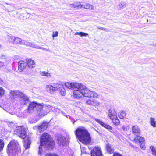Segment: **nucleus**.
I'll list each match as a JSON object with an SVG mask.
<instances>
[{
	"label": "nucleus",
	"mask_w": 156,
	"mask_h": 156,
	"mask_svg": "<svg viewBox=\"0 0 156 156\" xmlns=\"http://www.w3.org/2000/svg\"><path fill=\"white\" fill-rule=\"evenodd\" d=\"M7 151L9 156H17L20 152V148L18 142L13 140L8 144Z\"/></svg>",
	"instance_id": "nucleus-1"
},
{
	"label": "nucleus",
	"mask_w": 156,
	"mask_h": 156,
	"mask_svg": "<svg viewBox=\"0 0 156 156\" xmlns=\"http://www.w3.org/2000/svg\"><path fill=\"white\" fill-rule=\"evenodd\" d=\"M40 142L41 146H44V148L52 149L55 144L54 141L51 137H41Z\"/></svg>",
	"instance_id": "nucleus-2"
},
{
	"label": "nucleus",
	"mask_w": 156,
	"mask_h": 156,
	"mask_svg": "<svg viewBox=\"0 0 156 156\" xmlns=\"http://www.w3.org/2000/svg\"><path fill=\"white\" fill-rule=\"evenodd\" d=\"M76 136H90V135L86 128L83 126L78 127L75 131Z\"/></svg>",
	"instance_id": "nucleus-3"
},
{
	"label": "nucleus",
	"mask_w": 156,
	"mask_h": 156,
	"mask_svg": "<svg viewBox=\"0 0 156 156\" xmlns=\"http://www.w3.org/2000/svg\"><path fill=\"white\" fill-rule=\"evenodd\" d=\"M13 135L17 136H26L25 131L23 129L22 126H16L14 131Z\"/></svg>",
	"instance_id": "nucleus-4"
},
{
	"label": "nucleus",
	"mask_w": 156,
	"mask_h": 156,
	"mask_svg": "<svg viewBox=\"0 0 156 156\" xmlns=\"http://www.w3.org/2000/svg\"><path fill=\"white\" fill-rule=\"evenodd\" d=\"M60 84L57 83H53L52 85H46L45 88L47 91L50 93H52L57 91L58 89Z\"/></svg>",
	"instance_id": "nucleus-5"
},
{
	"label": "nucleus",
	"mask_w": 156,
	"mask_h": 156,
	"mask_svg": "<svg viewBox=\"0 0 156 156\" xmlns=\"http://www.w3.org/2000/svg\"><path fill=\"white\" fill-rule=\"evenodd\" d=\"M79 88L82 90L83 96L90 97L91 91L87 88L85 86L80 83Z\"/></svg>",
	"instance_id": "nucleus-6"
},
{
	"label": "nucleus",
	"mask_w": 156,
	"mask_h": 156,
	"mask_svg": "<svg viewBox=\"0 0 156 156\" xmlns=\"http://www.w3.org/2000/svg\"><path fill=\"white\" fill-rule=\"evenodd\" d=\"M73 93V97L76 99H78L83 96V91L79 88H75Z\"/></svg>",
	"instance_id": "nucleus-7"
},
{
	"label": "nucleus",
	"mask_w": 156,
	"mask_h": 156,
	"mask_svg": "<svg viewBox=\"0 0 156 156\" xmlns=\"http://www.w3.org/2000/svg\"><path fill=\"white\" fill-rule=\"evenodd\" d=\"M80 83H65V86L69 89L74 90L75 88H79Z\"/></svg>",
	"instance_id": "nucleus-8"
},
{
	"label": "nucleus",
	"mask_w": 156,
	"mask_h": 156,
	"mask_svg": "<svg viewBox=\"0 0 156 156\" xmlns=\"http://www.w3.org/2000/svg\"><path fill=\"white\" fill-rule=\"evenodd\" d=\"M23 144L25 150L29 149L31 142L30 137H24L23 138Z\"/></svg>",
	"instance_id": "nucleus-9"
},
{
	"label": "nucleus",
	"mask_w": 156,
	"mask_h": 156,
	"mask_svg": "<svg viewBox=\"0 0 156 156\" xmlns=\"http://www.w3.org/2000/svg\"><path fill=\"white\" fill-rule=\"evenodd\" d=\"M57 143L61 147L67 145L68 144V141L67 140L65 137H58Z\"/></svg>",
	"instance_id": "nucleus-10"
},
{
	"label": "nucleus",
	"mask_w": 156,
	"mask_h": 156,
	"mask_svg": "<svg viewBox=\"0 0 156 156\" xmlns=\"http://www.w3.org/2000/svg\"><path fill=\"white\" fill-rule=\"evenodd\" d=\"M95 120L102 126L107 129L111 132L114 133V131L113 129L109 125L105 123L101 120L98 119H95Z\"/></svg>",
	"instance_id": "nucleus-11"
},
{
	"label": "nucleus",
	"mask_w": 156,
	"mask_h": 156,
	"mask_svg": "<svg viewBox=\"0 0 156 156\" xmlns=\"http://www.w3.org/2000/svg\"><path fill=\"white\" fill-rule=\"evenodd\" d=\"M91 156H102L100 147H95L91 152Z\"/></svg>",
	"instance_id": "nucleus-12"
},
{
	"label": "nucleus",
	"mask_w": 156,
	"mask_h": 156,
	"mask_svg": "<svg viewBox=\"0 0 156 156\" xmlns=\"http://www.w3.org/2000/svg\"><path fill=\"white\" fill-rule=\"evenodd\" d=\"M134 141L135 142L139 141L141 148L143 150L145 149V140L143 137H135L134 139Z\"/></svg>",
	"instance_id": "nucleus-13"
},
{
	"label": "nucleus",
	"mask_w": 156,
	"mask_h": 156,
	"mask_svg": "<svg viewBox=\"0 0 156 156\" xmlns=\"http://www.w3.org/2000/svg\"><path fill=\"white\" fill-rule=\"evenodd\" d=\"M45 109V111L44 110L41 111L40 113H39V115L41 117H43L46 115L50 111L52 110V107L50 105H46L44 107Z\"/></svg>",
	"instance_id": "nucleus-14"
},
{
	"label": "nucleus",
	"mask_w": 156,
	"mask_h": 156,
	"mask_svg": "<svg viewBox=\"0 0 156 156\" xmlns=\"http://www.w3.org/2000/svg\"><path fill=\"white\" fill-rule=\"evenodd\" d=\"M23 93L18 91H11L10 92V97L14 99L19 97H21Z\"/></svg>",
	"instance_id": "nucleus-15"
},
{
	"label": "nucleus",
	"mask_w": 156,
	"mask_h": 156,
	"mask_svg": "<svg viewBox=\"0 0 156 156\" xmlns=\"http://www.w3.org/2000/svg\"><path fill=\"white\" fill-rule=\"evenodd\" d=\"M78 140L82 143L87 144L90 143L91 141L90 137H77Z\"/></svg>",
	"instance_id": "nucleus-16"
},
{
	"label": "nucleus",
	"mask_w": 156,
	"mask_h": 156,
	"mask_svg": "<svg viewBox=\"0 0 156 156\" xmlns=\"http://www.w3.org/2000/svg\"><path fill=\"white\" fill-rule=\"evenodd\" d=\"M39 151L38 153L41 156H58V155L54 153L44 154V152L42 151V148L41 147H39Z\"/></svg>",
	"instance_id": "nucleus-17"
},
{
	"label": "nucleus",
	"mask_w": 156,
	"mask_h": 156,
	"mask_svg": "<svg viewBox=\"0 0 156 156\" xmlns=\"http://www.w3.org/2000/svg\"><path fill=\"white\" fill-rule=\"evenodd\" d=\"M27 63L23 61H20L18 64V69L20 71H23L26 67Z\"/></svg>",
	"instance_id": "nucleus-18"
},
{
	"label": "nucleus",
	"mask_w": 156,
	"mask_h": 156,
	"mask_svg": "<svg viewBox=\"0 0 156 156\" xmlns=\"http://www.w3.org/2000/svg\"><path fill=\"white\" fill-rule=\"evenodd\" d=\"M108 116L111 119L117 118L116 112L113 109H110L109 110Z\"/></svg>",
	"instance_id": "nucleus-19"
},
{
	"label": "nucleus",
	"mask_w": 156,
	"mask_h": 156,
	"mask_svg": "<svg viewBox=\"0 0 156 156\" xmlns=\"http://www.w3.org/2000/svg\"><path fill=\"white\" fill-rule=\"evenodd\" d=\"M21 97L22 98L21 103L22 105H24L29 102V100L28 98L23 94H22Z\"/></svg>",
	"instance_id": "nucleus-20"
},
{
	"label": "nucleus",
	"mask_w": 156,
	"mask_h": 156,
	"mask_svg": "<svg viewBox=\"0 0 156 156\" xmlns=\"http://www.w3.org/2000/svg\"><path fill=\"white\" fill-rule=\"evenodd\" d=\"M26 61L27 63L28 67L30 68H32L35 67V63L34 61L31 59H26Z\"/></svg>",
	"instance_id": "nucleus-21"
},
{
	"label": "nucleus",
	"mask_w": 156,
	"mask_h": 156,
	"mask_svg": "<svg viewBox=\"0 0 156 156\" xmlns=\"http://www.w3.org/2000/svg\"><path fill=\"white\" fill-rule=\"evenodd\" d=\"M23 44L27 46H30L31 47L34 48H39L38 46L33 43H32L30 42H29L27 41L23 40Z\"/></svg>",
	"instance_id": "nucleus-22"
},
{
	"label": "nucleus",
	"mask_w": 156,
	"mask_h": 156,
	"mask_svg": "<svg viewBox=\"0 0 156 156\" xmlns=\"http://www.w3.org/2000/svg\"><path fill=\"white\" fill-rule=\"evenodd\" d=\"M48 127V123L46 122H44L42 125L38 126V130L40 132L45 130Z\"/></svg>",
	"instance_id": "nucleus-23"
},
{
	"label": "nucleus",
	"mask_w": 156,
	"mask_h": 156,
	"mask_svg": "<svg viewBox=\"0 0 156 156\" xmlns=\"http://www.w3.org/2000/svg\"><path fill=\"white\" fill-rule=\"evenodd\" d=\"M82 8L90 10H94V6L88 3H85V4H82V5L80 6V8Z\"/></svg>",
	"instance_id": "nucleus-24"
},
{
	"label": "nucleus",
	"mask_w": 156,
	"mask_h": 156,
	"mask_svg": "<svg viewBox=\"0 0 156 156\" xmlns=\"http://www.w3.org/2000/svg\"><path fill=\"white\" fill-rule=\"evenodd\" d=\"M37 103L34 102H31L29 104L28 106V111L30 112H31V110H36V106Z\"/></svg>",
	"instance_id": "nucleus-25"
},
{
	"label": "nucleus",
	"mask_w": 156,
	"mask_h": 156,
	"mask_svg": "<svg viewBox=\"0 0 156 156\" xmlns=\"http://www.w3.org/2000/svg\"><path fill=\"white\" fill-rule=\"evenodd\" d=\"M23 40L18 37H15L14 44L23 45Z\"/></svg>",
	"instance_id": "nucleus-26"
},
{
	"label": "nucleus",
	"mask_w": 156,
	"mask_h": 156,
	"mask_svg": "<svg viewBox=\"0 0 156 156\" xmlns=\"http://www.w3.org/2000/svg\"><path fill=\"white\" fill-rule=\"evenodd\" d=\"M150 123L151 125L153 127H156V119L154 118L151 117L150 118Z\"/></svg>",
	"instance_id": "nucleus-27"
},
{
	"label": "nucleus",
	"mask_w": 156,
	"mask_h": 156,
	"mask_svg": "<svg viewBox=\"0 0 156 156\" xmlns=\"http://www.w3.org/2000/svg\"><path fill=\"white\" fill-rule=\"evenodd\" d=\"M132 131L134 133H139L140 132V130L137 125H135L132 127Z\"/></svg>",
	"instance_id": "nucleus-28"
},
{
	"label": "nucleus",
	"mask_w": 156,
	"mask_h": 156,
	"mask_svg": "<svg viewBox=\"0 0 156 156\" xmlns=\"http://www.w3.org/2000/svg\"><path fill=\"white\" fill-rule=\"evenodd\" d=\"M60 86H59L58 87V89L60 92L62 96H65L66 94V91L65 90L63 87V86L60 84Z\"/></svg>",
	"instance_id": "nucleus-29"
},
{
	"label": "nucleus",
	"mask_w": 156,
	"mask_h": 156,
	"mask_svg": "<svg viewBox=\"0 0 156 156\" xmlns=\"http://www.w3.org/2000/svg\"><path fill=\"white\" fill-rule=\"evenodd\" d=\"M15 37L12 36H9L8 37L7 41L10 44H14Z\"/></svg>",
	"instance_id": "nucleus-30"
},
{
	"label": "nucleus",
	"mask_w": 156,
	"mask_h": 156,
	"mask_svg": "<svg viewBox=\"0 0 156 156\" xmlns=\"http://www.w3.org/2000/svg\"><path fill=\"white\" fill-rule=\"evenodd\" d=\"M43 107V105L40 103H37L36 106V110L37 112H39L40 113L41 111H43L42 110V109Z\"/></svg>",
	"instance_id": "nucleus-31"
},
{
	"label": "nucleus",
	"mask_w": 156,
	"mask_h": 156,
	"mask_svg": "<svg viewBox=\"0 0 156 156\" xmlns=\"http://www.w3.org/2000/svg\"><path fill=\"white\" fill-rule=\"evenodd\" d=\"M106 148L108 152L110 153H112L113 152L114 150L112 149L110 146L109 145L108 143L107 142L106 144Z\"/></svg>",
	"instance_id": "nucleus-32"
},
{
	"label": "nucleus",
	"mask_w": 156,
	"mask_h": 156,
	"mask_svg": "<svg viewBox=\"0 0 156 156\" xmlns=\"http://www.w3.org/2000/svg\"><path fill=\"white\" fill-rule=\"evenodd\" d=\"M126 113L123 111H120L119 113V117L120 119H122L126 116Z\"/></svg>",
	"instance_id": "nucleus-33"
},
{
	"label": "nucleus",
	"mask_w": 156,
	"mask_h": 156,
	"mask_svg": "<svg viewBox=\"0 0 156 156\" xmlns=\"http://www.w3.org/2000/svg\"><path fill=\"white\" fill-rule=\"evenodd\" d=\"M98 94L96 93L91 91L89 97L91 98H97L98 97Z\"/></svg>",
	"instance_id": "nucleus-34"
},
{
	"label": "nucleus",
	"mask_w": 156,
	"mask_h": 156,
	"mask_svg": "<svg viewBox=\"0 0 156 156\" xmlns=\"http://www.w3.org/2000/svg\"><path fill=\"white\" fill-rule=\"evenodd\" d=\"M112 120V122L115 125H118L120 122L119 120L118 119L117 117V118H114L113 119H111Z\"/></svg>",
	"instance_id": "nucleus-35"
},
{
	"label": "nucleus",
	"mask_w": 156,
	"mask_h": 156,
	"mask_svg": "<svg viewBox=\"0 0 156 156\" xmlns=\"http://www.w3.org/2000/svg\"><path fill=\"white\" fill-rule=\"evenodd\" d=\"M118 6L120 9L125 8L126 6L125 2H121L119 4Z\"/></svg>",
	"instance_id": "nucleus-36"
},
{
	"label": "nucleus",
	"mask_w": 156,
	"mask_h": 156,
	"mask_svg": "<svg viewBox=\"0 0 156 156\" xmlns=\"http://www.w3.org/2000/svg\"><path fill=\"white\" fill-rule=\"evenodd\" d=\"M4 144V143L3 140L0 139V152L3 149Z\"/></svg>",
	"instance_id": "nucleus-37"
},
{
	"label": "nucleus",
	"mask_w": 156,
	"mask_h": 156,
	"mask_svg": "<svg viewBox=\"0 0 156 156\" xmlns=\"http://www.w3.org/2000/svg\"><path fill=\"white\" fill-rule=\"evenodd\" d=\"M150 148L153 154L156 156V149L153 146H151L150 147Z\"/></svg>",
	"instance_id": "nucleus-38"
},
{
	"label": "nucleus",
	"mask_w": 156,
	"mask_h": 156,
	"mask_svg": "<svg viewBox=\"0 0 156 156\" xmlns=\"http://www.w3.org/2000/svg\"><path fill=\"white\" fill-rule=\"evenodd\" d=\"M82 5V4H80V3L79 2L74 3V5L75 6V8H80V6H81Z\"/></svg>",
	"instance_id": "nucleus-39"
},
{
	"label": "nucleus",
	"mask_w": 156,
	"mask_h": 156,
	"mask_svg": "<svg viewBox=\"0 0 156 156\" xmlns=\"http://www.w3.org/2000/svg\"><path fill=\"white\" fill-rule=\"evenodd\" d=\"M100 102H98V101L96 100H94V103L93 104V105H94L97 106H100Z\"/></svg>",
	"instance_id": "nucleus-40"
},
{
	"label": "nucleus",
	"mask_w": 156,
	"mask_h": 156,
	"mask_svg": "<svg viewBox=\"0 0 156 156\" xmlns=\"http://www.w3.org/2000/svg\"><path fill=\"white\" fill-rule=\"evenodd\" d=\"M86 103L88 105H93L94 100H87L86 101Z\"/></svg>",
	"instance_id": "nucleus-41"
},
{
	"label": "nucleus",
	"mask_w": 156,
	"mask_h": 156,
	"mask_svg": "<svg viewBox=\"0 0 156 156\" xmlns=\"http://www.w3.org/2000/svg\"><path fill=\"white\" fill-rule=\"evenodd\" d=\"M0 58L1 60H6L8 59V57L6 55H3L1 56Z\"/></svg>",
	"instance_id": "nucleus-42"
},
{
	"label": "nucleus",
	"mask_w": 156,
	"mask_h": 156,
	"mask_svg": "<svg viewBox=\"0 0 156 156\" xmlns=\"http://www.w3.org/2000/svg\"><path fill=\"white\" fill-rule=\"evenodd\" d=\"M5 92V90L1 87H0V96L3 95Z\"/></svg>",
	"instance_id": "nucleus-43"
},
{
	"label": "nucleus",
	"mask_w": 156,
	"mask_h": 156,
	"mask_svg": "<svg viewBox=\"0 0 156 156\" xmlns=\"http://www.w3.org/2000/svg\"><path fill=\"white\" fill-rule=\"evenodd\" d=\"M88 34L87 33H86L82 32H80V36L81 37L86 36H87L88 35Z\"/></svg>",
	"instance_id": "nucleus-44"
},
{
	"label": "nucleus",
	"mask_w": 156,
	"mask_h": 156,
	"mask_svg": "<svg viewBox=\"0 0 156 156\" xmlns=\"http://www.w3.org/2000/svg\"><path fill=\"white\" fill-rule=\"evenodd\" d=\"M129 127L128 126L126 127L122 126V129L123 131H126L129 129Z\"/></svg>",
	"instance_id": "nucleus-45"
},
{
	"label": "nucleus",
	"mask_w": 156,
	"mask_h": 156,
	"mask_svg": "<svg viewBox=\"0 0 156 156\" xmlns=\"http://www.w3.org/2000/svg\"><path fill=\"white\" fill-rule=\"evenodd\" d=\"M98 29H101L102 30H103L105 31H108L109 30L108 29L102 27H97Z\"/></svg>",
	"instance_id": "nucleus-46"
},
{
	"label": "nucleus",
	"mask_w": 156,
	"mask_h": 156,
	"mask_svg": "<svg viewBox=\"0 0 156 156\" xmlns=\"http://www.w3.org/2000/svg\"><path fill=\"white\" fill-rule=\"evenodd\" d=\"M47 72H41L40 74L42 76H46V75Z\"/></svg>",
	"instance_id": "nucleus-47"
},
{
	"label": "nucleus",
	"mask_w": 156,
	"mask_h": 156,
	"mask_svg": "<svg viewBox=\"0 0 156 156\" xmlns=\"http://www.w3.org/2000/svg\"><path fill=\"white\" fill-rule=\"evenodd\" d=\"M53 33L54 34H53V37L57 36L58 34L57 31H56L55 33L53 32Z\"/></svg>",
	"instance_id": "nucleus-48"
},
{
	"label": "nucleus",
	"mask_w": 156,
	"mask_h": 156,
	"mask_svg": "<svg viewBox=\"0 0 156 156\" xmlns=\"http://www.w3.org/2000/svg\"><path fill=\"white\" fill-rule=\"evenodd\" d=\"M113 156H122L119 153H114L113 155Z\"/></svg>",
	"instance_id": "nucleus-49"
},
{
	"label": "nucleus",
	"mask_w": 156,
	"mask_h": 156,
	"mask_svg": "<svg viewBox=\"0 0 156 156\" xmlns=\"http://www.w3.org/2000/svg\"><path fill=\"white\" fill-rule=\"evenodd\" d=\"M4 66V63L3 62L0 61V68Z\"/></svg>",
	"instance_id": "nucleus-50"
},
{
	"label": "nucleus",
	"mask_w": 156,
	"mask_h": 156,
	"mask_svg": "<svg viewBox=\"0 0 156 156\" xmlns=\"http://www.w3.org/2000/svg\"><path fill=\"white\" fill-rule=\"evenodd\" d=\"M49 136V135L48 133H44L42 134V136Z\"/></svg>",
	"instance_id": "nucleus-51"
},
{
	"label": "nucleus",
	"mask_w": 156,
	"mask_h": 156,
	"mask_svg": "<svg viewBox=\"0 0 156 156\" xmlns=\"http://www.w3.org/2000/svg\"><path fill=\"white\" fill-rule=\"evenodd\" d=\"M69 6L70 8H75L74 3L69 5Z\"/></svg>",
	"instance_id": "nucleus-52"
},
{
	"label": "nucleus",
	"mask_w": 156,
	"mask_h": 156,
	"mask_svg": "<svg viewBox=\"0 0 156 156\" xmlns=\"http://www.w3.org/2000/svg\"><path fill=\"white\" fill-rule=\"evenodd\" d=\"M46 76L48 77H51L50 73H49L47 72L46 75Z\"/></svg>",
	"instance_id": "nucleus-53"
},
{
	"label": "nucleus",
	"mask_w": 156,
	"mask_h": 156,
	"mask_svg": "<svg viewBox=\"0 0 156 156\" xmlns=\"http://www.w3.org/2000/svg\"><path fill=\"white\" fill-rule=\"evenodd\" d=\"M39 48H38L39 49H42V50H46L47 51H49V50H48L47 49H45V48H43V47L42 48H41V47H40L39 46Z\"/></svg>",
	"instance_id": "nucleus-54"
},
{
	"label": "nucleus",
	"mask_w": 156,
	"mask_h": 156,
	"mask_svg": "<svg viewBox=\"0 0 156 156\" xmlns=\"http://www.w3.org/2000/svg\"><path fill=\"white\" fill-rule=\"evenodd\" d=\"M64 116H65L67 118H69V119H71V117L69 115H64Z\"/></svg>",
	"instance_id": "nucleus-55"
},
{
	"label": "nucleus",
	"mask_w": 156,
	"mask_h": 156,
	"mask_svg": "<svg viewBox=\"0 0 156 156\" xmlns=\"http://www.w3.org/2000/svg\"><path fill=\"white\" fill-rule=\"evenodd\" d=\"M80 32H76L75 33L74 35H80Z\"/></svg>",
	"instance_id": "nucleus-56"
},
{
	"label": "nucleus",
	"mask_w": 156,
	"mask_h": 156,
	"mask_svg": "<svg viewBox=\"0 0 156 156\" xmlns=\"http://www.w3.org/2000/svg\"><path fill=\"white\" fill-rule=\"evenodd\" d=\"M61 112L64 115H66L63 111H61Z\"/></svg>",
	"instance_id": "nucleus-57"
},
{
	"label": "nucleus",
	"mask_w": 156,
	"mask_h": 156,
	"mask_svg": "<svg viewBox=\"0 0 156 156\" xmlns=\"http://www.w3.org/2000/svg\"><path fill=\"white\" fill-rule=\"evenodd\" d=\"M2 80L0 78V84L2 83Z\"/></svg>",
	"instance_id": "nucleus-58"
},
{
	"label": "nucleus",
	"mask_w": 156,
	"mask_h": 156,
	"mask_svg": "<svg viewBox=\"0 0 156 156\" xmlns=\"http://www.w3.org/2000/svg\"><path fill=\"white\" fill-rule=\"evenodd\" d=\"M30 123H33V122H33H33H31V121H30Z\"/></svg>",
	"instance_id": "nucleus-59"
},
{
	"label": "nucleus",
	"mask_w": 156,
	"mask_h": 156,
	"mask_svg": "<svg viewBox=\"0 0 156 156\" xmlns=\"http://www.w3.org/2000/svg\"><path fill=\"white\" fill-rule=\"evenodd\" d=\"M69 156H73V155L72 154L70 155Z\"/></svg>",
	"instance_id": "nucleus-60"
},
{
	"label": "nucleus",
	"mask_w": 156,
	"mask_h": 156,
	"mask_svg": "<svg viewBox=\"0 0 156 156\" xmlns=\"http://www.w3.org/2000/svg\"><path fill=\"white\" fill-rule=\"evenodd\" d=\"M75 122V121H74V122H73V124H74Z\"/></svg>",
	"instance_id": "nucleus-61"
},
{
	"label": "nucleus",
	"mask_w": 156,
	"mask_h": 156,
	"mask_svg": "<svg viewBox=\"0 0 156 156\" xmlns=\"http://www.w3.org/2000/svg\"><path fill=\"white\" fill-rule=\"evenodd\" d=\"M137 136L138 137V136Z\"/></svg>",
	"instance_id": "nucleus-62"
}]
</instances>
